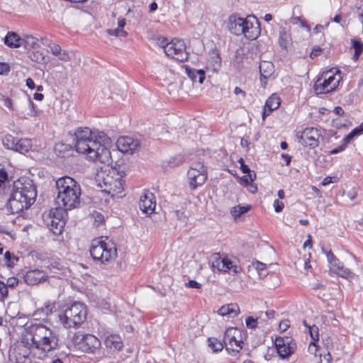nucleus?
<instances>
[{
    "label": "nucleus",
    "mask_w": 363,
    "mask_h": 363,
    "mask_svg": "<svg viewBox=\"0 0 363 363\" xmlns=\"http://www.w3.org/2000/svg\"><path fill=\"white\" fill-rule=\"evenodd\" d=\"M74 136L77 152L86 155L92 161L99 160L107 164L111 162L109 150L101 144L89 128H78Z\"/></svg>",
    "instance_id": "obj_1"
},
{
    "label": "nucleus",
    "mask_w": 363,
    "mask_h": 363,
    "mask_svg": "<svg viewBox=\"0 0 363 363\" xmlns=\"http://www.w3.org/2000/svg\"><path fill=\"white\" fill-rule=\"evenodd\" d=\"M36 196V187L32 181L23 183L20 180L15 182L11 195L6 203L7 210L12 214L19 213L33 204Z\"/></svg>",
    "instance_id": "obj_2"
},
{
    "label": "nucleus",
    "mask_w": 363,
    "mask_h": 363,
    "mask_svg": "<svg viewBox=\"0 0 363 363\" xmlns=\"http://www.w3.org/2000/svg\"><path fill=\"white\" fill-rule=\"evenodd\" d=\"M55 186L57 191L55 202L59 209L66 212L79 206L81 188L74 179L62 177L55 182Z\"/></svg>",
    "instance_id": "obj_3"
},
{
    "label": "nucleus",
    "mask_w": 363,
    "mask_h": 363,
    "mask_svg": "<svg viewBox=\"0 0 363 363\" xmlns=\"http://www.w3.org/2000/svg\"><path fill=\"white\" fill-rule=\"evenodd\" d=\"M30 333L35 348L44 352H49L57 347V335L49 328L40 324H34L30 326Z\"/></svg>",
    "instance_id": "obj_4"
},
{
    "label": "nucleus",
    "mask_w": 363,
    "mask_h": 363,
    "mask_svg": "<svg viewBox=\"0 0 363 363\" xmlns=\"http://www.w3.org/2000/svg\"><path fill=\"white\" fill-rule=\"evenodd\" d=\"M125 174L116 168L101 171L97 174L96 182L101 191L110 194L111 196L118 195L123 192Z\"/></svg>",
    "instance_id": "obj_5"
},
{
    "label": "nucleus",
    "mask_w": 363,
    "mask_h": 363,
    "mask_svg": "<svg viewBox=\"0 0 363 363\" xmlns=\"http://www.w3.org/2000/svg\"><path fill=\"white\" fill-rule=\"evenodd\" d=\"M87 315L86 306L81 302H74L67 306L58 315L59 320L66 328L78 327L84 322Z\"/></svg>",
    "instance_id": "obj_6"
},
{
    "label": "nucleus",
    "mask_w": 363,
    "mask_h": 363,
    "mask_svg": "<svg viewBox=\"0 0 363 363\" xmlns=\"http://www.w3.org/2000/svg\"><path fill=\"white\" fill-rule=\"evenodd\" d=\"M228 28L232 34L235 35L243 34L249 40L256 39L259 33L257 30L258 27H254L252 22L247 18L238 16L236 13L229 16Z\"/></svg>",
    "instance_id": "obj_7"
},
{
    "label": "nucleus",
    "mask_w": 363,
    "mask_h": 363,
    "mask_svg": "<svg viewBox=\"0 0 363 363\" xmlns=\"http://www.w3.org/2000/svg\"><path fill=\"white\" fill-rule=\"evenodd\" d=\"M91 257L101 263H111L117 257V250L116 245L105 240H94L90 247Z\"/></svg>",
    "instance_id": "obj_8"
},
{
    "label": "nucleus",
    "mask_w": 363,
    "mask_h": 363,
    "mask_svg": "<svg viewBox=\"0 0 363 363\" xmlns=\"http://www.w3.org/2000/svg\"><path fill=\"white\" fill-rule=\"evenodd\" d=\"M338 72V70L336 71V73L333 70L323 72L314 83L313 89L316 94H326L334 91L341 79L340 75L337 74Z\"/></svg>",
    "instance_id": "obj_9"
},
{
    "label": "nucleus",
    "mask_w": 363,
    "mask_h": 363,
    "mask_svg": "<svg viewBox=\"0 0 363 363\" xmlns=\"http://www.w3.org/2000/svg\"><path fill=\"white\" fill-rule=\"evenodd\" d=\"M75 347L85 353L95 354L101 347V341L91 334H82L80 332L75 333L72 337Z\"/></svg>",
    "instance_id": "obj_10"
},
{
    "label": "nucleus",
    "mask_w": 363,
    "mask_h": 363,
    "mask_svg": "<svg viewBox=\"0 0 363 363\" xmlns=\"http://www.w3.org/2000/svg\"><path fill=\"white\" fill-rule=\"evenodd\" d=\"M208 178L207 167L203 162H193L187 172V179L190 189H196L203 185Z\"/></svg>",
    "instance_id": "obj_11"
},
{
    "label": "nucleus",
    "mask_w": 363,
    "mask_h": 363,
    "mask_svg": "<svg viewBox=\"0 0 363 363\" xmlns=\"http://www.w3.org/2000/svg\"><path fill=\"white\" fill-rule=\"evenodd\" d=\"M165 54L179 62H184L188 59L189 53L186 50V46L183 40L174 39L170 43L162 45Z\"/></svg>",
    "instance_id": "obj_12"
},
{
    "label": "nucleus",
    "mask_w": 363,
    "mask_h": 363,
    "mask_svg": "<svg viewBox=\"0 0 363 363\" xmlns=\"http://www.w3.org/2000/svg\"><path fill=\"white\" fill-rule=\"evenodd\" d=\"M321 251L326 255L330 267L335 274L347 279H352L354 277V274L349 269L345 268L331 250L328 251L322 247Z\"/></svg>",
    "instance_id": "obj_13"
},
{
    "label": "nucleus",
    "mask_w": 363,
    "mask_h": 363,
    "mask_svg": "<svg viewBox=\"0 0 363 363\" xmlns=\"http://www.w3.org/2000/svg\"><path fill=\"white\" fill-rule=\"evenodd\" d=\"M274 344L281 359L288 358L296 348V342L288 337L276 338Z\"/></svg>",
    "instance_id": "obj_14"
},
{
    "label": "nucleus",
    "mask_w": 363,
    "mask_h": 363,
    "mask_svg": "<svg viewBox=\"0 0 363 363\" xmlns=\"http://www.w3.org/2000/svg\"><path fill=\"white\" fill-rule=\"evenodd\" d=\"M65 211L58 208L50 210L49 213L50 221L48 222V225L50 226V230L55 235L61 233L65 225V221L63 219V215Z\"/></svg>",
    "instance_id": "obj_15"
},
{
    "label": "nucleus",
    "mask_w": 363,
    "mask_h": 363,
    "mask_svg": "<svg viewBox=\"0 0 363 363\" xmlns=\"http://www.w3.org/2000/svg\"><path fill=\"white\" fill-rule=\"evenodd\" d=\"M236 333L239 331L236 328H228L223 335V342L225 345L226 350H231L233 352H239L242 348V341L236 339Z\"/></svg>",
    "instance_id": "obj_16"
},
{
    "label": "nucleus",
    "mask_w": 363,
    "mask_h": 363,
    "mask_svg": "<svg viewBox=\"0 0 363 363\" xmlns=\"http://www.w3.org/2000/svg\"><path fill=\"white\" fill-rule=\"evenodd\" d=\"M320 133L317 128H306L300 136L299 143L303 145L314 148L318 145Z\"/></svg>",
    "instance_id": "obj_17"
},
{
    "label": "nucleus",
    "mask_w": 363,
    "mask_h": 363,
    "mask_svg": "<svg viewBox=\"0 0 363 363\" xmlns=\"http://www.w3.org/2000/svg\"><path fill=\"white\" fill-rule=\"evenodd\" d=\"M116 145L119 151L123 153L133 154L140 145L138 139L128 136H123L118 139Z\"/></svg>",
    "instance_id": "obj_18"
},
{
    "label": "nucleus",
    "mask_w": 363,
    "mask_h": 363,
    "mask_svg": "<svg viewBox=\"0 0 363 363\" xmlns=\"http://www.w3.org/2000/svg\"><path fill=\"white\" fill-rule=\"evenodd\" d=\"M156 202L154 200V195L152 193H144L140 196L139 201L140 209L146 214H151L154 212Z\"/></svg>",
    "instance_id": "obj_19"
},
{
    "label": "nucleus",
    "mask_w": 363,
    "mask_h": 363,
    "mask_svg": "<svg viewBox=\"0 0 363 363\" xmlns=\"http://www.w3.org/2000/svg\"><path fill=\"white\" fill-rule=\"evenodd\" d=\"M48 276L45 272L40 269L28 271L24 275V281L28 285H36L46 280Z\"/></svg>",
    "instance_id": "obj_20"
},
{
    "label": "nucleus",
    "mask_w": 363,
    "mask_h": 363,
    "mask_svg": "<svg viewBox=\"0 0 363 363\" xmlns=\"http://www.w3.org/2000/svg\"><path fill=\"white\" fill-rule=\"evenodd\" d=\"M279 106V97L275 94H272L265 102L262 114V119L265 120L266 117L268 116L274 110L278 108Z\"/></svg>",
    "instance_id": "obj_21"
},
{
    "label": "nucleus",
    "mask_w": 363,
    "mask_h": 363,
    "mask_svg": "<svg viewBox=\"0 0 363 363\" xmlns=\"http://www.w3.org/2000/svg\"><path fill=\"white\" fill-rule=\"evenodd\" d=\"M274 72V67L272 62L262 61L259 64L260 81L264 85L267 84V79L270 78Z\"/></svg>",
    "instance_id": "obj_22"
},
{
    "label": "nucleus",
    "mask_w": 363,
    "mask_h": 363,
    "mask_svg": "<svg viewBox=\"0 0 363 363\" xmlns=\"http://www.w3.org/2000/svg\"><path fill=\"white\" fill-rule=\"evenodd\" d=\"M32 147L31 140L28 138L17 140L16 142L13 139V145L11 148L21 153L28 152Z\"/></svg>",
    "instance_id": "obj_23"
},
{
    "label": "nucleus",
    "mask_w": 363,
    "mask_h": 363,
    "mask_svg": "<svg viewBox=\"0 0 363 363\" xmlns=\"http://www.w3.org/2000/svg\"><path fill=\"white\" fill-rule=\"evenodd\" d=\"M104 344L106 347L113 350H121L123 347L121 337L118 335H110L105 339Z\"/></svg>",
    "instance_id": "obj_24"
},
{
    "label": "nucleus",
    "mask_w": 363,
    "mask_h": 363,
    "mask_svg": "<svg viewBox=\"0 0 363 363\" xmlns=\"http://www.w3.org/2000/svg\"><path fill=\"white\" fill-rule=\"evenodd\" d=\"M185 72L192 82H198L199 84H202L205 79V72L201 69H195L186 66Z\"/></svg>",
    "instance_id": "obj_25"
},
{
    "label": "nucleus",
    "mask_w": 363,
    "mask_h": 363,
    "mask_svg": "<svg viewBox=\"0 0 363 363\" xmlns=\"http://www.w3.org/2000/svg\"><path fill=\"white\" fill-rule=\"evenodd\" d=\"M240 312V308L238 304L236 303H230L228 305L223 306L220 308L218 313L219 315L222 316H230L235 317Z\"/></svg>",
    "instance_id": "obj_26"
},
{
    "label": "nucleus",
    "mask_w": 363,
    "mask_h": 363,
    "mask_svg": "<svg viewBox=\"0 0 363 363\" xmlns=\"http://www.w3.org/2000/svg\"><path fill=\"white\" fill-rule=\"evenodd\" d=\"M4 40V43L10 48H19L22 46V38L13 32H9Z\"/></svg>",
    "instance_id": "obj_27"
},
{
    "label": "nucleus",
    "mask_w": 363,
    "mask_h": 363,
    "mask_svg": "<svg viewBox=\"0 0 363 363\" xmlns=\"http://www.w3.org/2000/svg\"><path fill=\"white\" fill-rule=\"evenodd\" d=\"M266 264L259 261H255L252 263L248 267V272H251L252 270L256 271L259 277H264Z\"/></svg>",
    "instance_id": "obj_28"
},
{
    "label": "nucleus",
    "mask_w": 363,
    "mask_h": 363,
    "mask_svg": "<svg viewBox=\"0 0 363 363\" xmlns=\"http://www.w3.org/2000/svg\"><path fill=\"white\" fill-rule=\"evenodd\" d=\"M291 38L284 28L279 30V44L283 49H286L289 45Z\"/></svg>",
    "instance_id": "obj_29"
},
{
    "label": "nucleus",
    "mask_w": 363,
    "mask_h": 363,
    "mask_svg": "<svg viewBox=\"0 0 363 363\" xmlns=\"http://www.w3.org/2000/svg\"><path fill=\"white\" fill-rule=\"evenodd\" d=\"M352 48L354 49V54L353 55V59L357 61L358 60L359 55L363 51V43L356 39L351 40Z\"/></svg>",
    "instance_id": "obj_30"
},
{
    "label": "nucleus",
    "mask_w": 363,
    "mask_h": 363,
    "mask_svg": "<svg viewBox=\"0 0 363 363\" xmlns=\"http://www.w3.org/2000/svg\"><path fill=\"white\" fill-rule=\"evenodd\" d=\"M38 39L31 36L26 35L24 38H22V45L26 49L30 50L35 48L38 45Z\"/></svg>",
    "instance_id": "obj_31"
},
{
    "label": "nucleus",
    "mask_w": 363,
    "mask_h": 363,
    "mask_svg": "<svg viewBox=\"0 0 363 363\" xmlns=\"http://www.w3.org/2000/svg\"><path fill=\"white\" fill-rule=\"evenodd\" d=\"M208 346L213 352H220L223 349L224 342L215 337H209L208 339Z\"/></svg>",
    "instance_id": "obj_32"
},
{
    "label": "nucleus",
    "mask_w": 363,
    "mask_h": 363,
    "mask_svg": "<svg viewBox=\"0 0 363 363\" xmlns=\"http://www.w3.org/2000/svg\"><path fill=\"white\" fill-rule=\"evenodd\" d=\"M220 262L222 263L220 268L223 272L232 270L234 274L238 273V267L234 265L228 258H223V260H220Z\"/></svg>",
    "instance_id": "obj_33"
},
{
    "label": "nucleus",
    "mask_w": 363,
    "mask_h": 363,
    "mask_svg": "<svg viewBox=\"0 0 363 363\" xmlns=\"http://www.w3.org/2000/svg\"><path fill=\"white\" fill-rule=\"evenodd\" d=\"M27 330V335L22 338L18 346H21L23 347L28 348L30 350L31 347L35 348V345L31 340L32 335L30 333V327Z\"/></svg>",
    "instance_id": "obj_34"
},
{
    "label": "nucleus",
    "mask_w": 363,
    "mask_h": 363,
    "mask_svg": "<svg viewBox=\"0 0 363 363\" xmlns=\"http://www.w3.org/2000/svg\"><path fill=\"white\" fill-rule=\"evenodd\" d=\"M250 209V206H240L238 205L237 206H235L233 210L231 211V213L235 217H239L241 215L247 213Z\"/></svg>",
    "instance_id": "obj_35"
},
{
    "label": "nucleus",
    "mask_w": 363,
    "mask_h": 363,
    "mask_svg": "<svg viewBox=\"0 0 363 363\" xmlns=\"http://www.w3.org/2000/svg\"><path fill=\"white\" fill-rule=\"evenodd\" d=\"M55 308V307L54 304H51L50 303H45L43 307L37 311V313H42L43 316L47 317L52 313L53 309Z\"/></svg>",
    "instance_id": "obj_36"
},
{
    "label": "nucleus",
    "mask_w": 363,
    "mask_h": 363,
    "mask_svg": "<svg viewBox=\"0 0 363 363\" xmlns=\"http://www.w3.org/2000/svg\"><path fill=\"white\" fill-rule=\"evenodd\" d=\"M106 33L110 35L116 37H126L128 35L126 31L121 28L107 29Z\"/></svg>",
    "instance_id": "obj_37"
},
{
    "label": "nucleus",
    "mask_w": 363,
    "mask_h": 363,
    "mask_svg": "<svg viewBox=\"0 0 363 363\" xmlns=\"http://www.w3.org/2000/svg\"><path fill=\"white\" fill-rule=\"evenodd\" d=\"M4 259L6 261V264L8 267H13L14 264L11 262L13 259H15L16 260H18V258L15 257L12 253H11L9 251H6L4 253Z\"/></svg>",
    "instance_id": "obj_38"
},
{
    "label": "nucleus",
    "mask_w": 363,
    "mask_h": 363,
    "mask_svg": "<svg viewBox=\"0 0 363 363\" xmlns=\"http://www.w3.org/2000/svg\"><path fill=\"white\" fill-rule=\"evenodd\" d=\"M245 323H246V326L248 328L254 329V328H255L257 327V318H254L252 316H249V317H247L246 318Z\"/></svg>",
    "instance_id": "obj_39"
},
{
    "label": "nucleus",
    "mask_w": 363,
    "mask_h": 363,
    "mask_svg": "<svg viewBox=\"0 0 363 363\" xmlns=\"http://www.w3.org/2000/svg\"><path fill=\"white\" fill-rule=\"evenodd\" d=\"M309 332L313 342H316L319 339L318 329L315 325L309 328Z\"/></svg>",
    "instance_id": "obj_40"
},
{
    "label": "nucleus",
    "mask_w": 363,
    "mask_h": 363,
    "mask_svg": "<svg viewBox=\"0 0 363 363\" xmlns=\"http://www.w3.org/2000/svg\"><path fill=\"white\" fill-rule=\"evenodd\" d=\"M8 296V289L6 285L0 281V300H4Z\"/></svg>",
    "instance_id": "obj_41"
},
{
    "label": "nucleus",
    "mask_w": 363,
    "mask_h": 363,
    "mask_svg": "<svg viewBox=\"0 0 363 363\" xmlns=\"http://www.w3.org/2000/svg\"><path fill=\"white\" fill-rule=\"evenodd\" d=\"M214 256H215V260L213 262V264H212L213 267H216L218 271L223 272V270H221V268H220V267L222 266V263L220 261L223 260V258H221L219 256V254H216Z\"/></svg>",
    "instance_id": "obj_42"
},
{
    "label": "nucleus",
    "mask_w": 363,
    "mask_h": 363,
    "mask_svg": "<svg viewBox=\"0 0 363 363\" xmlns=\"http://www.w3.org/2000/svg\"><path fill=\"white\" fill-rule=\"evenodd\" d=\"M93 216L94 218L95 223H97V225H99L104 222V217L101 213L94 212Z\"/></svg>",
    "instance_id": "obj_43"
},
{
    "label": "nucleus",
    "mask_w": 363,
    "mask_h": 363,
    "mask_svg": "<svg viewBox=\"0 0 363 363\" xmlns=\"http://www.w3.org/2000/svg\"><path fill=\"white\" fill-rule=\"evenodd\" d=\"M16 350L18 351L20 354H22L23 358L28 357L30 354V350L25 348L21 346H17Z\"/></svg>",
    "instance_id": "obj_44"
},
{
    "label": "nucleus",
    "mask_w": 363,
    "mask_h": 363,
    "mask_svg": "<svg viewBox=\"0 0 363 363\" xmlns=\"http://www.w3.org/2000/svg\"><path fill=\"white\" fill-rule=\"evenodd\" d=\"M238 162L240 165V169L242 170V172L245 174H247V173H250V172L251 171L250 169L249 168V167L245 164V162L243 160L242 158H240L239 160H238Z\"/></svg>",
    "instance_id": "obj_45"
},
{
    "label": "nucleus",
    "mask_w": 363,
    "mask_h": 363,
    "mask_svg": "<svg viewBox=\"0 0 363 363\" xmlns=\"http://www.w3.org/2000/svg\"><path fill=\"white\" fill-rule=\"evenodd\" d=\"M274 210L277 213H279L281 212L283 208H284V203L282 201H279L278 199H276L274 201Z\"/></svg>",
    "instance_id": "obj_46"
},
{
    "label": "nucleus",
    "mask_w": 363,
    "mask_h": 363,
    "mask_svg": "<svg viewBox=\"0 0 363 363\" xmlns=\"http://www.w3.org/2000/svg\"><path fill=\"white\" fill-rule=\"evenodd\" d=\"M18 283V279L16 277H10L7 279L6 283L5 285H6V288L8 289V286L9 287H14L16 286Z\"/></svg>",
    "instance_id": "obj_47"
},
{
    "label": "nucleus",
    "mask_w": 363,
    "mask_h": 363,
    "mask_svg": "<svg viewBox=\"0 0 363 363\" xmlns=\"http://www.w3.org/2000/svg\"><path fill=\"white\" fill-rule=\"evenodd\" d=\"M25 106H28L30 111V113H28V116H35V111H34V104L30 99H28V101L25 104Z\"/></svg>",
    "instance_id": "obj_48"
},
{
    "label": "nucleus",
    "mask_w": 363,
    "mask_h": 363,
    "mask_svg": "<svg viewBox=\"0 0 363 363\" xmlns=\"http://www.w3.org/2000/svg\"><path fill=\"white\" fill-rule=\"evenodd\" d=\"M58 59L62 61H69L70 60L69 54L65 50H62L60 52V54H58L57 56Z\"/></svg>",
    "instance_id": "obj_49"
},
{
    "label": "nucleus",
    "mask_w": 363,
    "mask_h": 363,
    "mask_svg": "<svg viewBox=\"0 0 363 363\" xmlns=\"http://www.w3.org/2000/svg\"><path fill=\"white\" fill-rule=\"evenodd\" d=\"M185 286L189 288L200 289L201 284L195 280H190L189 282L185 284Z\"/></svg>",
    "instance_id": "obj_50"
},
{
    "label": "nucleus",
    "mask_w": 363,
    "mask_h": 363,
    "mask_svg": "<svg viewBox=\"0 0 363 363\" xmlns=\"http://www.w3.org/2000/svg\"><path fill=\"white\" fill-rule=\"evenodd\" d=\"M3 104L6 108H9L10 110L13 111L14 108L13 106V103L11 99L6 97L3 99Z\"/></svg>",
    "instance_id": "obj_51"
},
{
    "label": "nucleus",
    "mask_w": 363,
    "mask_h": 363,
    "mask_svg": "<svg viewBox=\"0 0 363 363\" xmlns=\"http://www.w3.org/2000/svg\"><path fill=\"white\" fill-rule=\"evenodd\" d=\"M10 67L8 64L1 62L0 63V74H4L9 72Z\"/></svg>",
    "instance_id": "obj_52"
},
{
    "label": "nucleus",
    "mask_w": 363,
    "mask_h": 363,
    "mask_svg": "<svg viewBox=\"0 0 363 363\" xmlns=\"http://www.w3.org/2000/svg\"><path fill=\"white\" fill-rule=\"evenodd\" d=\"M354 137L355 135L350 132L343 138L342 143L347 146Z\"/></svg>",
    "instance_id": "obj_53"
},
{
    "label": "nucleus",
    "mask_w": 363,
    "mask_h": 363,
    "mask_svg": "<svg viewBox=\"0 0 363 363\" xmlns=\"http://www.w3.org/2000/svg\"><path fill=\"white\" fill-rule=\"evenodd\" d=\"M320 360L319 363H330L332 357L330 354V352H328L326 354H325L323 357L322 355H320Z\"/></svg>",
    "instance_id": "obj_54"
},
{
    "label": "nucleus",
    "mask_w": 363,
    "mask_h": 363,
    "mask_svg": "<svg viewBox=\"0 0 363 363\" xmlns=\"http://www.w3.org/2000/svg\"><path fill=\"white\" fill-rule=\"evenodd\" d=\"M50 50L54 55L57 56L62 50L59 45L55 44L50 47Z\"/></svg>",
    "instance_id": "obj_55"
},
{
    "label": "nucleus",
    "mask_w": 363,
    "mask_h": 363,
    "mask_svg": "<svg viewBox=\"0 0 363 363\" xmlns=\"http://www.w3.org/2000/svg\"><path fill=\"white\" fill-rule=\"evenodd\" d=\"M291 21L293 24L300 23L301 26L303 28L306 26V23L300 17H293L291 18Z\"/></svg>",
    "instance_id": "obj_56"
},
{
    "label": "nucleus",
    "mask_w": 363,
    "mask_h": 363,
    "mask_svg": "<svg viewBox=\"0 0 363 363\" xmlns=\"http://www.w3.org/2000/svg\"><path fill=\"white\" fill-rule=\"evenodd\" d=\"M351 132L355 135V137L363 133V123L360 124L358 127L354 128Z\"/></svg>",
    "instance_id": "obj_57"
},
{
    "label": "nucleus",
    "mask_w": 363,
    "mask_h": 363,
    "mask_svg": "<svg viewBox=\"0 0 363 363\" xmlns=\"http://www.w3.org/2000/svg\"><path fill=\"white\" fill-rule=\"evenodd\" d=\"M0 179L1 181H3L4 183L9 182L8 174L4 168L0 169Z\"/></svg>",
    "instance_id": "obj_58"
},
{
    "label": "nucleus",
    "mask_w": 363,
    "mask_h": 363,
    "mask_svg": "<svg viewBox=\"0 0 363 363\" xmlns=\"http://www.w3.org/2000/svg\"><path fill=\"white\" fill-rule=\"evenodd\" d=\"M318 345H316L315 342H311L308 347V351L314 354L315 355L316 352L318 351Z\"/></svg>",
    "instance_id": "obj_59"
},
{
    "label": "nucleus",
    "mask_w": 363,
    "mask_h": 363,
    "mask_svg": "<svg viewBox=\"0 0 363 363\" xmlns=\"http://www.w3.org/2000/svg\"><path fill=\"white\" fill-rule=\"evenodd\" d=\"M346 146L344 145V144H341L340 145H339L338 147L333 149L331 151H330V154L332 155H335V154H337L338 152H340L342 151H343L345 149Z\"/></svg>",
    "instance_id": "obj_60"
},
{
    "label": "nucleus",
    "mask_w": 363,
    "mask_h": 363,
    "mask_svg": "<svg viewBox=\"0 0 363 363\" xmlns=\"http://www.w3.org/2000/svg\"><path fill=\"white\" fill-rule=\"evenodd\" d=\"M289 327V320H281L279 323V328L283 330V331H285L286 330V329Z\"/></svg>",
    "instance_id": "obj_61"
},
{
    "label": "nucleus",
    "mask_w": 363,
    "mask_h": 363,
    "mask_svg": "<svg viewBox=\"0 0 363 363\" xmlns=\"http://www.w3.org/2000/svg\"><path fill=\"white\" fill-rule=\"evenodd\" d=\"M169 164L171 167L179 166L182 164V160L179 159L178 161L176 162L175 158H171L169 161Z\"/></svg>",
    "instance_id": "obj_62"
},
{
    "label": "nucleus",
    "mask_w": 363,
    "mask_h": 363,
    "mask_svg": "<svg viewBox=\"0 0 363 363\" xmlns=\"http://www.w3.org/2000/svg\"><path fill=\"white\" fill-rule=\"evenodd\" d=\"M320 52L321 49L320 48H313L310 53V57L311 58H314L315 57L318 56Z\"/></svg>",
    "instance_id": "obj_63"
},
{
    "label": "nucleus",
    "mask_w": 363,
    "mask_h": 363,
    "mask_svg": "<svg viewBox=\"0 0 363 363\" xmlns=\"http://www.w3.org/2000/svg\"><path fill=\"white\" fill-rule=\"evenodd\" d=\"M26 86L30 89H33L35 88V83H34L33 80L31 78H28L26 79Z\"/></svg>",
    "instance_id": "obj_64"
}]
</instances>
